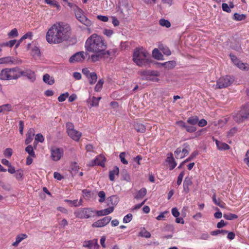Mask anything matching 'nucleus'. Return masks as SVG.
I'll return each instance as SVG.
<instances>
[{"label": "nucleus", "instance_id": "42", "mask_svg": "<svg viewBox=\"0 0 249 249\" xmlns=\"http://www.w3.org/2000/svg\"><path fill=\"white\" fill-rule=\"evenodd\" d=\"M228 231L224 230H217L214 231H212L211 232V234L213 236L217 235L220 233L225 235L228 233Z\"/></svg>", "mask_w": 249, "mask_h": 249}, {"label": "nucleus", "instance_id": "22", "mask_svg": "<svg viewBox=\"0 0 249 249\" xmlns=\"http://www.w3.org/2000/svg\"><path fill=\"white\" fill-rule=\"evenodd\" d=\"M119 173V169L117 166L114 167L112 170L109 171V178L111 181H114L115 176H118Z\"/></svg>", "mask_w": 249, "mask_h": 249}, {"label": "nucleus", "instance_id": "60", "mask_svg": "<svg viewBox=\"0 0 249 249\" xmlns=\"http://www.w3.org/2000/svg\"><path fill=\"white\" fill-rule=\"evenodd\" d=\"M35 140L36 141L42 142L44 141V138L41 134L38 133L36 135Z\"/></svg>", "mask_w": 249, "mask_h": 249}, {"label": "nucleus", "instance_id": "28", "mask_svg": "<svg viewBox=\"0 0 249 249\" xmlns=\"http://www.w3.org/2000/svg\"><path fill=\"white\" fill-rule=\"evenodd\" d=\"M43 80L45 83L50 85H52L54 83V79L47 73L43 75Z\"/></svg>", "mask_w": 249, "mask_h": 249}, {"label": "nucleus", "instance_id": "10", "mask_svg": "<svg viewBox=\"0 0 249 249\" xmlns=\"http://www.w3.org/2000/svg\"><path fill=\"white\" fill-rule=\"evenodd\" d=\"M85 54L86 53L84 52L76 53L70 57L69 61L71 63L82 62L85 59Z\"/></svg>", "mask_w": 249, "mask_h": 249}, {"label": "nucleus", "instance_id": "37", "mask_svg": "<svg viewBox=\"0 0 249 249\" xmlns=\"http://www.w3.org/2000/svg\"><path fill=\"white\" fill-rule=\"evenodd\" d=\"M198 122V117L197 116L190 117L187 120V122L190 124L195 125Z\"/></svg>", "mask_w": 249, "mask_h": 249}, {"label": "nucleus", "instance_id": "48", "mask_svg": "<svg viewBox=\"0 0 249 249\" xmlns=\"http://www.w3.org/2000/svg\"><path fill=\"white\" fill-rule=\"evenodd\" d=\"M80 169L79 166L78 165L77 163L74 162H72L71 164V170L74 173H76Z\"/></svg>", "mask_w": 249, "mask_h": 249}, {"label": "nucleus", "instance_id": "51", "mask_svg": "<svg viewBox=\"0 0 249 249\" xmlns=\"http://www.w3.org/2000/svg\"><path fill=\"white\" fill-rule=\"evenodd\" d=\"M4 155L5 157L10 158L12 155L13 151L10 148H6L4 151Z\"/></svg>", "mask_w": 249, "mask_h": 249}, {"label": "nucleus", "instance_id": "38", "mask_svg": "<svg viewBox=\"0 0 249 249\" xmlns=\"http://www.w3.org/2000/svg\"><path fill=\"white\" fill-rule=\"evenodd\" d=\"M246 18V16L244 14H239L235 13L233 16V19L236 21H241L244 20Z\"/></svg>", "mask_w": 249, "mask_h": 249}, {"label": "nucleus", "instance_id": "54", "mask_svg": "<svg viewBox=\"0 0 249 249\" xmlns=\"http://www.w3.org/2000/svg\"><path fill=\"white\" fill-rule=\"evenodd\" d=\"M189 146L187 145L186 147L181 149L182 154L181 157H180V159L183 158L189 154Z\"/></svg>", "mask_w": 249, "mask_h": 249}, {"label": "nucleus", "instance_id": "55", "mask_svg": "<svg viewBox=\"0 0 249 249\" xmlns=\"http://www.w3.org/2000/svg\"><path fill=\"white\" fill-rule=\"evenodd\" d=\"M237 132V128L235 127L232 128L228 132V136L229 137H231L234 136Z\"/></svg>", "mask_w": 249, "mask_h": 249}, {"label": "nucleus", "instance_id": "14", "mask_svg": "<svg viewBox=\"0 0 249 249\" xmlns=\"http://www.w3.org/2000/svg\"><path fill=\"white\" fill-rule=\"evenodd\" d=\"M105 161V158L103 156L99 155L96 157L95 159L91 161L89 165L93 166L97 165L104 166Z\"/></svg>", "mask_w": 249, "mask_h": 249}, {"label": "nucleus", "instance_id": "31", "mask_svg": "<svg viewBox=\"0 0 249 249\" xmlns=\"http://www.w3.org/2000/svg\"><path fill=\"white\" fill-rule=\"evenodd\" d=\"M90 84L93 85L95 83L97 79V75L95 72H91L88 77Z\"/></svg>", "mask_w": 249, "mask_h": 249}, {"label": "nucleus", "instance_id": "52", "mask_svg": "<svg viewBox=\"0 0 249 249\" xmlns=\"http://www.w3.org/2000/svg\"><path fill=\"white\" fill-rule=\"evenodd\" d=\"M133 215L131 213H128L123 218V222L125 223H127L129 222L132 219Z\"/></svg>", "mask_w": 249, "mask_h": 249}, {"label": "nucleus", "instance_id": "56", "mask_svg": "<svg viewBox=\"0 0 249 249\" xmlns=\"http://www.w3.org/2000/svg\"><path fill=\"white\" fill-rule=\"evenodd\" d=\"M125 153L124 152H122L120 154V158L121 160V162L124 164H127L128 161L126 160L125 159Z\"/></svg>", "mask_w": 249, "mask_h": 249}, {"label": "nucleus", "instance_id": "20", "mask_svg": "<svg viewBox=\"0 0 249 249\" xmlns=\"http://www.w3.org/2000/svg\"><path fill=\"white\" fill-rule=\"evenodd\" d=\"M135 130L138 133H144L146 131V127L142 124L136 123L134 124Z\"/></svg>", "mask_w": 249, "mask_h": 249}, {"label": "nucleus", "instance_id": "12", "mask_svg": "<svg viewBox=\"0 0 249 249\" xmlns=\"http://www.w3.org/2000/svg\"><path fill=\"white\" fill-rule=\"evenodd\" d=\"M19 74L20 76H24L27 77V78L32 82L35 81L36 79L35 72L30 69L25 71L20 70Z\"/></svg>", "mask_w": 249, "mask_h": 249}, {"label": "nucleus", "instance_id": "8", "mask_svg": "<svg viewBox=\"0 0 249 249\" xmlns=\"http://www.w3.org/2000/svg\"><path fill=\"white\" fill-rule=\"evenodd\" d=\"M249 115V109L248 107H243L237 113L233 115L234 120L237 123L243 122Z\"/></svg>", "mask_w": 249, "mask_h": 249}, {"label": "nucleus", "instance_id": "45", "mask_svg": "<svg viewBox=\"0 0 249 249\" xmlns=\"http://www.w3.org/2000/svg\"><path fill=\"white\" fill-rule=\"evenodd\" d=\"M223 216L227 220H233L238 218V216L236 214L231 213L224 214Z\"/></svg>", "mask_w": 249, "mask_h": 249}, {"label": "nucleus", "instance_id": "15", "mask_svg": "<svg viewBox=\"0 0 249 249\" xmlns=\"http://www.w3.org/2000/svg\"><path fill=\"white\" fill-rule=\"evenodd\" d=\"M213 141H215L217 148L219 150L222 151L230 149V146L228 144L216 139H213Z\"/></svg>", "mask_w": 249, "mask_h": 249}, {"label": "nucleus", "instance_id": "16", "mask_svg": "<svg viewBox=\"0 0 249 249\" xmlns=\"http://www.w3.org/2000/svg\"><path fill=\"white\" fill-rule=\"evenodd\" d=\"M166 161L169 164V169L170 170L174 169L177 165V163L175 160L173 155L172 153H170L168 155L166 159Z\"/></svg>", "mask_w": 249, "mask_h": 249}, {"label": "nucleus", "instance_id": "62", "mask_svg": "<svg viewBox=\"0 0 249 249\" xmlns=\"http://www.w3.org/2000/svg\"><path fill=\"white\" fill-rule=\"evenodd\" d=\"M222 8L224 11H225L228 13H230L231 12V10L230 7H229L228 4L223 3L222 4Z\"/></svg>", "mask_w": 249, "mask_h": 249}, {"label": "nucleus", "instance_id": "50", "mask_svg": "<svg viewBox=\"0 0 249 249\" xmlns=\"http://www.w3.org/2000/svg\"><path fill=\"white\" fill-rule=\"evenodd\" d=\"M185 172L184 171H182L178 175V177L177 183L178 186L180 185L181 184L182 179L184 176Z\"/></svg>", "mask_w": 249, "mask_h": 249}, {"label": "nucleus", "instance_id": "29", "mask_svg": "<svg viewBox=\"0 0 249 249\" xmlns=\"http://www.w3.org/2000/svg\"><path fill=\"white\" fill-rule=\"evenodd\" d=\"M159 49L162 51V52L166 55L169 56L171 55V52L170 49L166 46H164L163 44H160L159 45Z\"/></svg>", "mask_w": 249, "mask_h": 249}, {"label": "nucleus", "instance_id": "41", "mask_svg": "<svg viewBox=\"0 0 249 249\" xmlns=\"http://www.w3.org/2000/svg\"><path fill=\"white\" fill-rule=\"evenodd\" d=\"M31 54L33 57L39 56L40 55L39 49L37 47L35 46L32 49Z\"/></svg>", "mask_w": 249, "mask_h": 249}, {"label": "nucleus", "instance_id": "40", "mask_svg": "<svg viewBox=\"0 0 249 249\" xmlns=\"http://www.w3.org/2000/svg\"><path fill=\"white\" fill-rule=\"evenodd\" d=\"M66 127L67 129L68 134L71 135V133L72 132H73L74 130H75V129L74 128V126L73 124L70 122L67 123Z\"/></svg>", "mask_w": 249, "mask_h": 249}, {"label": "nucleus", "instance_id": "2", "mask_svg": "<svg viewBox=\"0 0 249 249\" xmlns=\"http://www.w3.org/2000/svg\"><path fill=\"white\" fill-rule=\"evenodd\" d=\"M71 34L70 26L64 22H57L47 32L46 38L50 44H58L69 39Z\"/></svg>", "mask_w": 249, "mask_h": 249}, {"label": "nucleus", "instance_id": "26", "mask_svg": "<svg viewBox=\"0 0 249 249\" xmlns=\"http://www.w3.org/2000/svg\"><path fill=\"white\" fill-rule=\"evenodd\" d=\"M73 131L71 133V135L68 134V135L73 140L78 142L82 136V133L76 130Z\"/></svg>", "mask_w": 249, "mask_h": 249}, {"label": "nucleus", "instance_id": "58", "mask_svg": "<svg viewBox=\"0 0 249 249\" xmlns=\"http://www.w3.org/2000/svg\"><path fill=\"white\" fill-rule=\"evenodd\" d=\"M198 154V152L197 151H195L194 152H193L192 154L189 157H188V158H187L185 160V162H189L190 161H191L192 160H193L195 157H196V155H197Z\"/></svg>", "mask_w": 249, "mask_h": 249}, {"label": "nucleus", "instance_id": "32", "mask_svg": "<svg viewBox=\"0 0 249 249\" xmlns=\"http://www.w3.org/2000/svg\"><path fill=\"white\" fill-rule=\"evenodd\" d=\"M11 110L12 106L10 104H6L0 106V113Z\"/></svg>", "mask_w": 249, "mask_h": 249}, {"label": "nucleus", "instance_id": "59", "mask_svg": "<svg viewBox=\"0 0 249 249\" xmlns=\"http://www.w3.org/2000/svg\"><path fill=\"white\" fill-rule=\"evenodd\" d=\"M193 184L191 178L189 177H186L184 181L183 185L190 186Z\"/></svg>", "mask_w": 249, "mask_h": 249}, {"label": "nucleus", "instance_id": "11", "mask_svg": "<svg viewBox=\"0 0 249 249\" xmlns=\"http://www.w3.org/2000/svg\"><path fill=\"white\" fill-rule=\"evenodd\" d=\"M111 217L110 216H106L104 218L97 220L92 224L93 228H101L105 226L111 221Z\"/></svg>", "mask_w": 249, "mask_h": 249}, {"label": "nucleus", "instance_id": "27", "mask_svg": "<svg viewBox=\"0 0 249 249\" xmlns=\"http://www.w3.org/2000/svg\"><path fill=\"white\" fill-rule=\"evenodd\" d=\"M152 55L154 58L157 60H162L163 55L160 52L158 49L155 48L152 51Z\"/></svg>", "mask_w": 249, "mask_h": 249}, {"label": "nucleus", "instance_id": "23", "mask_svg": "<svg viewBox=\"0 0 249 249\" xmlns=\"http://www.w3.org/2000/svg\"><path fill=\"white\" fill-rule=\"evenodd\" d=\"M147 190L145 188L141 189L135 196L134 198L136 199H141L146 195Z\"/></svg>", "mask_w": 249, "mask_h": 249}, {"label": "nucleus", "instance_id": "36", "mask_svg": "<svg viewBox=\"0 0 249 249\" xmlns=\"http://www.w3.org/2000/svg\"><path fill=\"white\" fill-rule=\"evenodd\" d=\"M235 65L241 70H248L249 68L248 65L247 64L242 63L240 60H239Z\"/></svg>", "mask_w": 249, "mask_h": 249}, {"label": "nucleus", "instance_id": "53", "mask_svg": "<svg viewBox=\"0 0 249 249\" xmlns=\"http://www.w3.org/2000/svg\"><path fill=\"white\" fill-rule=\"evenodd\" d=\"M104 35H106L107 37H110L114 33V32L112 30L105 29L103 30Z\"/></svg>", "mask_w": 249, "mask_h": 249}, {"label": "nucleus", "instance_id": "61", "mask_svg": "<svg viewBox=\"0 0 249 249\" xmlns=\"http://www.w3.org/2000/svg\"><path fill=\"white\" fill-rule=\"evenodd\" d=\"M181 154L182 151L181 148L180 147L178 148L175 151V157L177 159H180V157H181Z\"/></svg>", "mask_w": 249, "mask_h": 249}, {"label": "nucleus", "instance_id": "49", "mask_svg": "<svg viewBox=\"0 0 249 249\" xmlns=\"http://www.w3.org/2000/svg\"><path fill=\"white\" fill-rule=\"evenodd\" d=\"M98 196L100 198L99 199V202L100 203L104 202L106 197L105 193L103 191H101L98 193Z\"/></svg>", "mask_w": 249, "mask_h": 249}, {"label": "nucleus", "instance_id": "57", "mask_svg": "<svg viewBox=\"0 0 249 249\" xmlns=\"http://www.w3.org/2000/svg\"><path fill=\"white\" fill-rule=\"evenodd\" d=\"M33 34L31 32H29L24 34L22 37V39L25 40L27 38H29L31 40L32 39Z\"/></svg>", "mask_w": 249, "mask_h": 249}, {"label": "nucleus", "instance_id": "64", "mask_svg": "<svg viewBox=\"0 0 249 249\" xmlns=\"http://www.w3.org/2000/svg\"><path fill=\"white\" fill-rule=\"evenodd\" d=\"M244 161L247 164L248 166L249 167V149L247 151L246 154Z\"/></svg>", "mask_w": 249, "mask_h": 249}, {"label": "nucleus", "instance_id": "17", "mask_svg": "<svg viewBox=\"0 0 249 249\" xmlns=\"http://www.w3.org/2000/svg\"><path fill=\"white\" fill-rule=\"evenodd\" d=\"M114 211V207L113 206H110L108 208L100 210V211H94L95 213H96L97 215L98 216H103V215H107L109 213H112Z\"/></svg>", "mask_w": 249, "mask_h": 249}, {"label": "nucleus", "instance_id": "5", "mask_svg": "<svg viewBox=\"0 0 249 249\" xmlns=\"http://www.w3.org/2000/svg\"><path fill=\"white\" fill-rule=\"evenodd\" d=\"M94 211L89 208H80L74 213L76 217L81 219L89 218L94 216Z\"/></svg>", "mask_w": 249, "mask_h": 249}, {"label": "nucleus", "instance_id": "6", "mask_svg": "<svg viewBox=\"0 0 249 249\" xmlns=\"http://www.w3.org/2000/svg\"><path fill=\"white\" fill-rule=\"evenodd\" d=\"M74 11L76 18L79 21L87 27H89L91 25L92 22L91 20L84 15V12L81 9L76 6L74 9Z\"/></svg>", "mask_w": 249, "mask_h": 249}, {"label": "nucleus", "instance_id": "39", "mask_svg": "<svg viewBox=\"0 0 249 249\" xmlns=\"http://www.w3.org/2000/svg\"><path fill=\"white\" fill-rule=\"evenodd\" d=\"M139 236L148 238L151 237V233L143 228L139 232Z\"/></svg>", "mask_w": 249, "mask_h": 249}, {"label": "nucleus", "instance_id": "21", "mask_svg": "<svg viewBox=\"0 0 249 249\" xmlns=\"http://www.w3.org/2000/svg\"><path fill=\"white\" fill-rule=\"evenodd\" d=\"M14 63V59L12 56L0 58V64H12Z\"/></svg>", "mask_w": 249, "mask_h": 249}, {"label": "nucleus", "instance_id": "19", "mask_svg": "<svg viewBox=\"0 0 249 249\" xmlns=\"http://www.w3.org/2000/svg\"><path fill=\"white\" fill-rule=\"evenodd\" d=\"M119 201V197L115 195L111 196L108 197L107 199V205H111L112 206L114 207V206L117 205Z\"/></svg>", "mask_w": 249, "mask_h": 249}, {"label": "nucleus", "instance_id": "4", "mask_svg": "<svg viewBox=\"0 0 249 249\" xmlns=\"http://www.w3.org/2000/svg\"><path fill=\"white\" fill-rule=\"evenodd\" d=\"M20 69L18 67L5 68L0 72V79L2 80H16L20 77Z\"/></svg>", "mask_w": 249, "mask_h": 249}, {"label": "nucleus", "instance_id": "47", "mask_svg": "<svg viewBox=\"0 0 249 249\" xmlns=\"http://www.w3.org/2000/svg\"><path fill=\"white\" fill-rule=\"evenodd\" d=\"M69 94L67 92L64 93H62L60 94V96H59V97H58V100L59 101V102H62L64 101L66 99V98L69 97Z\"/></svg>", "mask_w": 249, "mask_h": 249}, {"label": "nucleus", "instance_id": "13", "mask_svg": "<svg viewBox=\"0 0 249 249\" xmlns=\"http://www.w3.org/2000/svg\"><path fill=\"white\" fill-rule=\"evenodd\" d=\"M83 247L88 248L89 249H98L99 245L98 244V240L94 239L85 241L83 244Z\"/></svg>", "mask_w": 249, "mask_h": 249}, {"label": "nucleus", "instance_id": "9", "mask_svg": "<svg viewBox=\"0 0 249 249\" xmlns=\"http://www.w3.org/2000/svg\"><path fill=\"white\" fill-rule=\"evenodd\" d=\"M51 158L53 161H58L63 155L64 151L61 148L52 146L50 149Z\"/></svg>", "mask_w": 249, "mask_h": 249}, {"label": "nucleus", "instance_id": "33", "mask_svg": "<svg viewBox=\"0 0 249 249\" xmlns=\"http://www.w3.org/2000/svg\"><path fill=\"white\" fill-rule=\"evenodd\" d=\"M17 40L16 39L11 40L6 42H4L0 44V47L7 46L12 48L14 45L16 44Z\"/></svg>", "mask_w": 249, "mask_h": 249}, {"label": "nucleus", "instance_id": "63", "mask_svg": "<svg viewBox=\"0 0 249 249\" xmlns=\"http://www.w3.org/2000/svg\"><path fill=\"white\" fill-rule=\"evenodd\" d=\"M171 212H172V214L175 217H178L179 214H180V213L178 212V209L177 208H176V207L175 208H173L172 209Z\"/></svg>", "mask_w": 249, "mask_h": 249}, {"label": "nucleus", "instance_id": "43", "mask_svg": "<svg viewBox=\"0 0 249 249\" xmlns=\"http://www.w3.org/2000/svg\"><path fill=\"white\" fill-rule=\"evenodd\" d=\"M104 81L103 79H100L96 85L94 89L96 91H99L102 88Z\"/></svg>", "mask_w": 249, "mask_h": 249}, {"label": "nucleus", "instance_id": "24", "mask_svg": "<svg viewBox=\"0 0 249 249\" xmlns=\"http://www.w3.org/2000/svg\"><path fill=\"white\" fill-rule=\"evenodd\" d=\"M213 201V203L220 207L221 208H225L226 206V204L222 201L221 200H220L219 198L216 199V195L215 194H214L212 197Z\"/></svg>", "mask_w": 249, "mask_h": 249}, {"label": "nucleus", "instance_id": "7", "mask_svg": "<svg viewBox=\"0 0 249 249\" xmlns=\"http://www.w3.org/2000/svg\"><path fill=\"white\" fill-rule=\"evenodd\" d=\"M234 81L233 76L226 75L220 77L216 82V87L219 89L227 88L231 85Z\"/></svg>", "mask_w": 249, "mask_h": 249}, {"label": "nucleus", "instance_id": "1", "mask_svg": "<svg viewBox=\"0 0 249 249\" xmlns=\"http://www.w3.org/2000/svg\"><path fill=\"white\" fill-rule=\"evenodd\" d=\"M85 48L86 51L94 53L89 58L92 62L108 58L111 55V52L106 50L107 44L105 39L97 34H93L88 38L85 42Z\"/></svg>", "mask_w": 249, "mask_h": 249}, {"label": "nucleus", "instance_id": "34", "mask_svg": "<svg viewBox=\"0 0 249 249\" xmlns=\"http://www.w3.org/2000/svg\"><path fill=\"white\" fill-rule=\"evenodd\" d=\"M25 151L28 153L29 156L33 157V158H35L36 157L35 152L32 145H30L27 146L25 148Z\"/></svg>", "mask_w": 249, "mask_h": 249}, {"label": "nucleus", "instance_id": "18", "mask_svg": "<svg viewBox=\"0 0 249 249\" xmlns=\"http://www.w3.org/2000/svg\"><path fill=\"white\" fill-rule=\"evenodd\" d=\"M35 131L33 128H30L28 130L26 134V138L25 141L26 144H28L31 142L35 135Z\"/></svg>", "mask_w": 249, "mask_h": 249}, {"label": "nucleus", "instance_id": "30", "mask_svg": "<svg viewBox=\"0 0 249 249\" xmlns=\"http://www.w3.org/2000/svg\"><path fill=\"white\" fill-rule=\"evenodd\" d=\"M45 2L48 4L55 7L58 10H60L61 6L58 2L54 0H45Z\"/></svg>", "mask_w": 249, "mask_h": 249}, {"label": "nucleus", "instance_id": "46", "mask_svg": "<svg viewBox=\"0 0 249 249\" xmlns=\"http://www.w3.org/2000/svg\"><path fill=\"white\" fill-rule=\"evenodd\" d=\"M18 35V30L16 28L12 29L8 33V36L9 37H16Z\"/></svg>", "mask_w": 249, "mask_h": 249}, {"label": "nucleus", "instance_id": "3", "mask_svg": "<svg viewBox=\"0 0 249 249\" xmlns=\"http://www.w3.org/2000/svg\"><path fill=\"white\" fill-rule=\"evenodd\" d=\"M133 61L138 66L142 67L149 63V54L142 47L134 50Z\"/></svg>", "mask_w": 249, "mask_h": 249}, {"label": "nucleus", "instance_id": "25", "mask_svg": "<svg viewBox=\"0 0 249 249\" xmlns=\"http://www.w3.org/2000/svg\"><path fill=\"white\" fill-rule=\"evenodd\" d=\"M27 238V235L26 234H20L18 235L16 237V241L12 244L13 246L15 247L17 246L20 242Z\"/></svg>", "mask_w": 249, "mask_h": 249}, {"label": "nucleus", "instance_id": "44", "mask_svg": "<svg viewBox=\"0 0 249 249\" xmlns=\"http://www.w3.org/2000/svg\"><path fill=\"white\" fill-rule=\"evenodd\" d=\"M101 97H99L96 98L93 97L92 98L91 103L90 104L91 107H97L99 105V101L101 100Z\"/></svg>", "mask_w": 249, "mask_h": 249}, {"label": "nucleus", "instance_id": "35", "mask_svg": "<svg viewBox=\"0 0 249 249\" xmlns=\"http://www.w3.org/2000/svg\"><path fill=\"white\" fill-rule=\"evenodd\" d=\"M159 24L160 26L165 27L166 28H169L171 26V23L170 21L164 18H161L159 20Z\"/></svg>", "mask_w": 249, "mask_h": 249}]
</instances>
